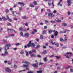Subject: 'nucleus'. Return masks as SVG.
<instances>
[{
  "label": "nucleus",
  "mask_w": 73,
  "mask_h": 73,
  "mask_svg": "<svg viewBox=\"0 0 73 73\" xmlns=\"http://www.w3.org/2000/svg\"><path fill=\"white\" fill-rule=\"evenodd\" d=\"M30 46L32 48H34L35 47V44L32 43L31 41H30L27 44V47L28 48H29Z\"/></svg>",
  "instance_id": "1"
},
{
  "label": "nucleus",
  "mask_w": 73,
  "mask_h": 73,
  "mask_svg": "<svg viewBox=\"0 0 73 73\" xmlns=\"http://www.w3.org/2000/svg\"><path fill=\"white\" fill-rule=\"evenodd\" d=\"M67 3H68L67 5H68V7L70 6V5H71V4H72V1L71 0H67Z\"/></svg>",
  "instance_id": "2"
},
{
  "label": "nucleus",
  "mask_w": 73,
  "mask_h": 73,
  "mask_svg": "<svg viewBox=\"0 0 73 73\" xmlns=\"http://www.w3.org/2000/svg\"><path fill=\"white\" fill-rule=\"evenodd\" d=\"M69 54H70V57L72 56V52H66V53L64 54V56H66H66H68V55Z\"/></svg>",
  "instance_id": "3"
},
{
  "label": "nucleus",
  "mask_w": 73,
  "mask_h": 73,
  "mask_svg": "<svg viewBox=\"0 0 73 73\" xmlns=\"http://www.w3.org/2000/svg\"><path fill=\"white\" fill-rule=\"evenodd\" d=\"M5 70L7 72H9V73L11 72V69L9 67L6 68L5 69Z\"/></svg>",
  "instance_id": "4"
},
{
  "label": "nucleus",
  "mask_w": 73,
  "mask_h": 73,
  "mask_svg": "<svg viewBox=\"0 0 73 73\" xmlns=\"http://www.w3.org/2000/svg\"><path fill=\"white\" fill-rule=\"evenodd\" d=\"M38 63L37 62L36 63L33 64L32 65V66H33L35 68H37V67H38Z\"/></svg>",
  "instance_id": "5"
},
{
  "label": "nucleus",
  "mask_w": 73,
  "mask_h": 73,
  "mask_svg": "<svg viewBox=\"0 0 73 73\" xmlns=\"http://www.w3.org/2000/svg\"><path fill=\"white\" fill-rule=\"evenodd\" d=\"M48 16L51 17H53L54 16V14L52 13H49L48 14Z\"/></svg>",
  "instance_id": "6"
},
{
  "label": "nucleus",
  "mask_w": 73,
  "mask_h": 73,
  "mask_svg": "<svg viewBox=\"0 0 73 73\" xmlns=\"http://www.w3.org/2000/svg\"><path fill=\"white\" fill-rule=\"evenodd\" d=\"M5 46L7 47V49H9V47H10V46H11V44H7L5 45Z\"/></svg>",
  "instance_id": "7"
},
{
  "label": "nucleus",
  "mask_w": 73,
  "mask_h": 73,
  "mask_svg": "<svg viewBox=\"0 0 73 73\" xmlns=\"http://www.w3.org/2000/svg\"><path fill=\"white\" fill-rule=\"evenodd\" d=\"M6 17H7V20H9V21H10L11 22V21H12V20H11V19H9V17H8V15H6Z\"/></svg>",
  "instance_id": "8"
},
{
  "label": "nucleus",
  "mask_w": 73,
  "mask_h": 73,
  "mask_svg": "<svg viewBox=\"0 0 73 73\" xmlns=\"http://www.w3.org/2000/svg\"><path fill=\"white\" fill-rule=\"evenodd\" d=\"M48 53V51L47 50H44L42 52V54H45Z\"/></svg>",
  "instance_id": "9"
},
{
  "label": "nucleus",
  "mask_w": 73,
  "mask_h": 73,
  "mask_svg": "<svg viewBox=\"0 0 73 73\" xmlns=\"http://www.w3.org/2000/svg\"><path fill=\"white\" fill-rule=\"evenodd\" d=\"M18 4H20L21 7H24V5H25V4H24V3H23L21 2H19L18 3Z\"/></svg>",
  "instance_id": "10"
},
{
  "label": "nucleus",
  "mask_w": 73,
  "mask_h": 73,
  "mask_svg": "<svg viewBox=\"0 0 73 73\" xmlns=\"http://www.w3.org/2000/svg\"><path fill=\"white\" fill-rule=\"evenodd\" d=\"M30 56L32 57H36V55L35 54H32L30 55Z\"/></svg>",
  "instance_id": "11"
},
{
  "label": "nucleus",
  "mask_w": 73,
  "mask_h": 73,
  "mask_svg": "<svg viewBox=\"0 0 73 73\" xmlns=\"http://www.w3.org/2000/svg\"><path fill=\"white\" fill-rule=\"evenodd\" d=\"M23 63H24L25 64H30V62L28 61H23L22 62Z\"/></svg>",
  "instance_id": "12"
},
{
  "label": "nucleus",
  "mask_w": 73,
  "mask_h": 73,
  "mask_svg": "<svg viewBox=\"0 0 73 73\" xmlns=\"http://www.w3.org/2000/svg\"><path fill=\"white\" fill-rule=\"evenodd\" d=\"M46 30L43 31L42 32V34L45 35V34H46Z\"/></svg>",
  "instance_id": "13"
},
{
  "label": "nucleus",
  "mask_w": 73,
  "mask_h": 73,
  "mask_svg": "<svg viewBox=\"0 0 73 73\" xmlns=\"http://www.w3.org/2000/svg\"><path fill=\"white\" fill-rule=\"evenodd\" d=\"M7 29L8 30V31H10L11 33H12V32H13V31L14 30L13 29H9V28H8Z\"/></svg>",
  "instance_id": "14"
},
{
  "label": "nucleus",
  "mask_w": 73,
  "mask_h": 73,
  "mask_svg": "<svg viewBox=\"0 0 73 73\" xmlns=\"http://www.w3.org/2000/svg\"><path fill=\"white\" fill-rule=\"evenodd\" d=\"M58 32L57 31H56L54 33V35L55 36H57V35H58Z\"/></svg>",
  "instance_id": "15"
},
{
  "label": "nucleus",
  "mask_w": 73,
  "mask_h": 73,
  "mask_svg": "<svg viewBox=\"0 0 73 73\" xmlns=\"http://www.w3.org/2000/svg\"><path fill=\"white\" fill-rule=\"evenodd\" d=\"M62 26H63V27H66V26H67V24L64 23L62 24Z\"/></svg>",
  "instance_id": "16"
},
{
  "label": "nucleus",
  "mask_w": 73,
  "mask_h": 73,
  "mask_svg": "<svg viewBox=\"0 0 73 73\" xmlns=\"http://www.w3.org/2000/svg\"><path fill=\"white\" fill-rule=\"evenodd\" d=\"M22 67H23V68H27V67H28V65L26 64H24L22 66Z\"/></svg>",
  "instance_id": "17"
},
{
  "label": "nucleus",
  "mask_w": 73,
  "mask_h": 73,
  "mask_svg": "<svg viewBox=\"0 0 73 73\" xmlns=\"http://www.w3.org/2000/svg\"><path fill=\"white\" fill-rule=\"evenodd\" d=\"M21 17L22 19H27V17L26 16H24L23 17Z\"/></svg>",
  "instance_id": "18"
},
{
  "label": "nucleus",
  "mask_w": 73,
  "mask_h": 73,
  "mask_svg": "<svg viewBox=\"0 0 73 73\" xmlns=\"http://www.w3.org/2000/svg\"><path fill=\"white\" fill-rule=\"evenodd\" d=\"M29 33H25V36H29Z\"/></svg>",
  "instance_id": "19"
},
{
  "label": "nucleus",
  "mask_w": 73,
  "mask_h": 73,
  "mask_svg": "<svg viewBox=\"0 0 73 73\" xmlns=\"http://www.w3.org/2000/svg\"><path fill=\"white\" fill-rule=\"evenodd\" d=\"M33 3L35 5H37V2L35 1H34Z\"/></svg>",
  "instance_id": "20"
},
{
  "label": "nucleus",
  "mask_w": 73,
  "mask_h": 73,
  "mask_svg": "<svg viewBox=\"0 0 73 73\" xmlns=\"http://www.w3.org/2000/svg\"><path fill=\"white\" fill-rule=\"evenodd\" d=\"M30 6L31 7H32V8L35 7V5H33V4H30Z\"/></svg>",
  "instance_id": "21"
},
{
  "label": "nucleus",
  "mask_w": 73,
  "mask_h": 73,
  "mask_svg": "<svg viewBox=\"0 0 73 73\" xmlns=\"http://www.w3.org/2000/svg\"><path fill=\"white\" fill-rule=\"evenodd\" d=\"M70 67H72V66H68L65 68V69H68L69 68H70Z\"/></svg>",
  "instance_id": "22"
},
{
  "label": "nucleus",
  "mask_w": 73,
  "mask_h": 73,
  "mask_svg": "<svg viewBox=\"0 0 73 73\" xmlns=\"http://www.w3.org/2000/svg\"><path fill=\"white\" fill-rule=\"evenodd\" d=\"M49 48L50 49H53V50H54V47L52 46H49Z\"/></svg>",
  "instance_id": "23"
},
{
  "label": "nucleus",
  "mask_w": 73,
  "mask_h": 73,
  "mask_svg": "<svg viewBox=\"0 0 73 73\" xmlns=\"http://www.w3.org/2000/svg\"><path fill=\"white\" fill-rule=\"evenodd\" d=\"M48 32L49 34H50V33H52V31L51 30H49Z\"/></svg>",
  "instance_id": "24"
},
{
  "label": "nucleus",
  "mask_w": 73,
  "mask_h": 73,
  "mask_svg": "<svg viewBox=\"0 0 73 73\" xmlns=\"http://www.w3.org/2000/svg\"><path fill=\"white\" fill-rule=\"evenodd\" d=\"M60 41H61V42H64V39H63L62 38H60Z\"/></svg>",
  "instance_id": "25"
},
{
  "label": "nucleus",
  "mask_w": 73,
  "mask_h": 73,
  "mask_svg": "<svg viewBox=\"0 0 73 73\" xmlns=\"http://www.w3.org/2000/svg\"><path fill=\"white\" fill-rule=\"evenodd\" d=\"M5 12L7 13H9V10L8 9H6L5 10Z\"/></svg>",
  "instance_id": "26"
},
{
  "label": "nucleus",
  "mask_w": 73,
  "mask_h": 73,
  "mask_svg": "<svg viewBox=\"0 0 73 73\" xmlns=\"http://www.w3.org/2000/svg\"><path fill=\"white\" fill-rule=\"evenodd\" d=\"M7 26H9V25L10 26H12V24H11V23H8L7 24Z\"/></svg>",
  "instance_id": "27"
},
{
  "label": "nucleus",
  "mask_w": 73,
  "mask_h": 73,
  "mask_svg": "<svg viewBox=\"0 0 73 73\" xmlns=\"http://www.w3.org/2000/svg\"><path fill=\"white\" fill-rule=\"evenodd\" d=\"M43 60H44V61H46L47 60V58L46 57H45L43 58Z\"/></svg>",
  "instance_id": "28"
},
{
  "label": "nucleus",
  "mask_w": 73,
  "mask_h": 73,
  "mask_svg": "<svg viewBox=\"0 0 73 73\" xmlns=\"http://www.w3.org/2000/svg\"><path fill=\"white\" fill-rule=\"evenodd\" d=\"M2 17V19H3V20H7V19H6L5 17Z\"/></svg>",
  "instance_id": "29"
},
{
  "label": "nucleus",
  "mask_w": 73,
  "mask_h": 73,
  "mask_svg": "<svg viewBox=\"0 0 73 73\" xmlns=\"http://www.w3.org/2000/svg\"><path fill=\"white\" fill-rule=\"evenodd\" d=\"M25 52L26 53V56H27L28 55V51L25 50Z\"/></svg>",
  "instance_id": "30"
},
{
  "label": "nucleus",
  "mask_w": 73,
  "mask_h": 73,
  "mask_svg": "<svg viewBox=\"0 0 73 73\" xmlns=\"http://www.w3.org/2000/svg\"><path fill=\"white\" fill-rule=\"evenodd\" d=\"M56 21L58 23H60V22H61V20H59V19H58Z\"/></svg>",
  "instance_id": "31"
},
{
  "label": "nucleus",
  "mask_w": 73,
  "mask_h": 73,
  "mask_svg": "<svg viewBox=\"0 0 73 73\" xmlns=\"http://www.w3.org/2000/svg\"><path fill=\"white\" fill-rule=\"evenodd\" d=\"M14 68L15 69H16V68H17V65L15 64L14 65Z\"/></svg>",
  "instance_id": "32"
},
{
  "label": "nucleus",
  "mask_w": 73,
  "mask_h": 73,
  "mask_svg": "<svg viewBox=\"0 0 73 73\" xmlns=\"http://www.w3.org/2000/svg\"><path fill=\"white\" fill-rule=\"evenodd\" d=\"M40 45H37L36 48L37 49H38V48H40Z\"/></svg>",
  "instance_id": "33"
},
{
  "label": "nucleus",
  "mask_w": 73,
  "mask_h": 73,
  "mask_svg": "<svg viewBox=\"0 0 73 73\" xmlns=\"http://www.w3.org/2000/svg\"><path fill=\"white\" fill-rule=\"evenodd\" d=\"M27 73H33V72L32 71H28L27 72Z\"/></svg>",
  "instance_id": "34"
},
{
  "label": "nucleus",
  "mask_w": 73,
  "mask_h": 73,
  "mask_svg": "<svg viewBox=\"0 0 73 73\" xmlns=\"http://www.w3.org/2000/svg\"><path fill=\"white\" fill-rule=\"evenodd\" d=\"M10 37V36H11L12 37H13V36H15V34H11L9 35Z\"/></svg>",
  "instance_id": "35"
},
{
  "label": "nucleus",
  "mask_w": 73,
  "mask_h": 73,
  "mask_svg": "<svg viewBox=\"0 0 73 73\" xmlns=\"http://www.w3.org/2000/svg\"><path fill=\"white\" fill-rule=\"evenodd\" d=\"M36 72L37 73H42V71H37Z\"/></svg>",
  "instance_id": "36"
},
{
  "label": "nucleus",
  "mask_w": 73,
  "mask_h": 73,
  "mask_svg": "<svg viewBox=\"0 0 73 73\" xmlns=\"http://www.w3.org/2000/svg\"><path fill=\"white\" fill-rule=\"evenodd\" d=\"M38 7H36L35 9V11H37V10L38 9Z\"/></svg>",
  "instance_id": "37"
},
{
  "label": "nucleus",
  "mask_w": 73,
  "mask_h": 73,
  "mask_svg": "<svg viewBox=\"0 0 73 73\" xmlns=\"http://www.w3.org/2000/svg\"><path fill=\"white\" fill-rule=\"evenodd\" d=\"M50 23H52V24H53L54 23H55V22L54 21H50Z\"/></svg>",
  "instance_id": "38"
},
{
  "label": "nucleus",
  "mask_w": 73,
  "mask_h": 73,
  "mask_svg": "<svg viewBox=\"0 0 73 73\" xmlns=\"http://www.w3.org/2000/svg\"><path fill=\"white\" fill-rule=\"evenodd\" d=\"M26 30L25 29H22V31H22V32H24V31H26Z\"/></svg>",
  "instance_id": "39"
},
{
  "label": "nucleus",
  "mask_w": 73,
  "mask_h": 73,
  "mask_svg": "<svg viewBox=\"0 0 73 73\" xmlns=\"http://www.w3.org/2000/svg\"><path fill=\"white\" fill-rule=\"evenodd\" d=\"M70 70L71 72L72 73H73V69L71 68L70 69Z\"/></svg>",
  "instance_id": "40"
},
{
  "label": "nucleus",
  "mask_w": 73,
  "mask_h": 73,
  "mask_svg": "<svg viewBox=\"0 0 73 73\" xmlns=\"http://www.w3.org/2000/svg\"><path fill=\"white\" fill-rule=\"evenodd\" d=\"M33 53H36V52H36V50H33Z\"/></svg>",
  "instance_id": "41"
},
{
  "label": "nucleus",
  "mask_w": 73,
  "mask_h": 73,
  "mask_svg": "<svg viewBox=\"0 0 73 73\" xmlns=\"http://www.w3.org/2000/svg\"><path fill=\"white\" fill-rule=\"evenodd\" d=\"M23 28L22 27H21L19 28V31H22V30L23 29Z\"/></svg>",
  "instance_id": "42"
},
{
  "label": "nucleus",
  "mask_w": 73,
  "mask_h": 73,
  "mask_svg": "<svg viewBox=\"0 0 73 73\" xmlns=\"http://www.w3.org/2000/svg\"><path fill=\"white\" fill-rule=\"evenodd\" d=\"M43 36L42 35H41L40 36V39H43Z\"/></svg>",
  "instance_id": "43"
},
{
  "label": "nucleus",
  "mask_w": 73,
  "mask_h": 73,
  "mask_svg": "<svg viewBox=\"0 0 73 73\" xmlns=\"http://www.w3.org/2000/svg\"><path fill=\"white\" fill-rule=\"evenodd\" d=\"M47 26H45L44 27V29H47Z\"/></svg>",
  "instance_id": "44"
},
{
  "label": "nucleus",
  "mask_w": 73,
  "mask_h": 73,
  "mask_svg": "<svg viewBox=\"0 0 73 73\" xmlns=\"http://www.w3.org/2000/svg\"><path fill=\"white\" fill-rule=\"evenodd\" d=\"M20 35L22 36H23V32H21L20 33Z\"/></svg>",
  "instance_id": "45"
},
{
  "label": "nucleus",
  "mask_w": 73,
  "mask_h": 73,
  "mask_svg": "<svg viewBox=\"0 0 73 73\" xmlns=\"http://www.w3.org/2000/svg\"><path fill=\"white\" fill-rule=\"evenodd\" d=\"M20 54H24V52L23 51H21L20 52Z\"/></svg>",
  "instance_id": "46"
},
{
  "label": "nucleus",
  "mask_w": 73,
  "mask_h": 73,
  "mask_svg": "<svg viewBox=\"0 0 73 73\" xmlns=\"http://www.w3.org/2000/svg\"><path fill=\"white\" fill-rule=\"evenodd\" d=\"M44 22L45 23H48V21L46 20H45L44 21Z\"/></svg>",
  "instance_id": "47"
},
{
  "label": "nucleus",
  "mask_w": 73,
  "mask_h": 73,
  "mask_svg": "<svg viewBox=\"0 0 73 73\" xmlns=\"http://www.w3.org/2000/svg\"><path fill=\"white\" fill-rule=\"evenodd\" d=\"M67 47L66 46L62 47V49H66Z\"/></svg>",
  "instance_id": "48"
},
{
  "label": "nucleus",
  "mask_w": 73,
  "mask_h": 73,
  "mask_svg": "<svg viewBox=\"0 0 73 73\" xmlns=\"http://www.w3.org/2000/svg\"><path fill=\"white\" fill-rule=\"evenodd\" d=\"M55 45L57 47H58L59 46V45L58 44H55Z\"/></svg>",
  "instance_id": "49"
},
{
  "label": "nucleus",
  "mask_w": 73,
  "mask_h": 73,
  "mask_svg": "<svg viewBox=\"0 0 73 73\" xmlns=\"http://www.w3.org/2000/svg\"><path fill=\"white\" fill-rule=\"evenodd\" d=\"M55 56L56 57L57 59H58V58H60V57L58 56Z\"/></svg>",
  "instance_id": "50"
},
{
  "label": "nucleus",
  "mask_w": 73,
  "mask_h": 73,
  "mask_svg": "<svg viewBox=\"0 0 73 73\" xmlns=\"http://www.w3.org/2000/svg\"><path fill=\"white\" fill-rule=\"evenodd\" d=\"M1 56H6V54H1Z\"/></svg>",
  "instance_id": "51"
},
{
  "label": "nucleus",
  "mask_w": 73,
  "mask_h": 73,
  "mask_svg": "<svg viewBox=\"0 0 73 73\" xmlns=\"http://www.w3.org/2000/svg\"><path fill=\"white\" fill-rule=\"evenodd\" d=\"M5 38H9V37H10V36H5Z\"/></svg>",
  "instance_id": "52"
},
{
  "label": "nucleus",
  "mask_w": 73,
  "mask_h": 73,
  "mask_svg": "<svg viewBox=\"0 0 73 73\" xmlns=\"http://www.w3.org/2000/svg\"><path fill=\"white\" fill-rule=\"evenodd\" d=\"M49 42L51 44H52V43H53V41H52V40H50L49 41Z\"/></svg>",
  "instance_id": "53"
},
{
  "label": "nucleus",
  "mask_w": 73,
  "mask_h": 73,
  "mask_svg": "<svg viewBox=\"0 0 73 73\" xmlns=\"http://www.w3.org/2000/svg\"><path fill=\"white\" fill-rule=\"evenodd\" d=\"M47 11L49 12H51L50 11V9H48L47 10Z\"/></svg>",
  "instance_id": "54"
},
{
  "label": "nucleus",
  "mask_w": 73,
  "mask_h": 73,
  "mask_svg": "<svg viewBox=\"0 0 73 73\" xmlns=\"http://www.w3.org/2000/svg\"><path fill=\"white\" fill-rule=\"evenodd\" d=\"M25 25L26 27H27V26H28V23L27 22H26V23L25 24Z\"/></svg>",
  "instance_id": "55"
},
{
  "label": "nucleus",
  "mask_w": 73,
  "mask_h": 73,
  "mask_svg": "<svg viewBox=\"0 0 73 73\" xmlns=\"http://www.w3.org/2000/svg\"><path fill=\"white\" fill-rule=\"evenodd\" d=\"M37 57L39 58H40V57H41V56L40 55H38L37 56Z\"/></svg>",
  "instance_id": "56"
},
{
  "label": "nucleus",
  "mask_w": 73,
  "mask_h": 73,
  "mask_svg": "<svg viewBox=\"0 0 73 73\" xmlns=\"http://www.w3.org/2000/svg\"><path fill=\"white\" fill-rule=\"evenodd\" d=\"M57 69L58 70H60V69H61V67H58V68H57Z\"/></svg>",
  "instance_id": "57"
},
{
  "label": "nucleus",
  "mask_w": 73,
  "mask_h": 73,
  "mask_svg": "<svg viewBox=\"0 0 73 73\" xmlns=\"http://www.w3.org/2000/svg\"><path fill=\"white\" fill-rule=\"evenodd\" d=\"M5 54H8V52H7V51H5Z\"/></svg>",
  "instance_id": "58"
},
{
  "label": "nucleus",
  "mask_w": 73,
  "mask_h": 73,
  "mask_svg": "<svg viewBox=\"0 0 73 73\" xmlns=\"http://www.w3.org/2000/svg\"><path fill=\"white\" fill-rule=\"evenodd\" d=\"M66 58H68L69 59L70 58V56H67L66 57Z\"/></svg>",
  "instance_id": "59"
},
{
  "label": "nucleus",
  "mask_w": 73,
  "mask_h": 73,
  "mask_svg": "<svg viewBox=\"0 0 73 73\" xmlns=\"http://www.w3.org/2000/svg\"><path fill=\"white\" fill-rule=\"evenodd\" d=\"M54 55H53L51 56H50V58H51V57H54Z\"/></svg>",
  "instance_id": "60"
},
{
  "label": "nucleus",
  "mask_w": 73,
  "mask_h": 73,
  "mask_svg": "<svg viewBox=\"0 0 73 73\" xmlns=\"http://www.w3.org/2000/svg\"><path fill=\"white\" fill-rule=\"evenodd\" d=\"M67 40V39L66 38H64V42H66V40Z\"/></svg>",
  "instance_id": "61"
},
{
  "label": "nucleus",
  "mask_w": 73,
  "mask_h": 73,
  "mask_svg": "<svg viewBox=\"0 0 73 73\" xmlns=\"http://www.w3.org/2000/svg\"><path fill=\"white\" fill-rule=\"evenodd\" d=\"M53 12L54 13H56L57 12H56V10H54V11Z\"/></svg>",
  "instance_id": "62"
},
{
  "label": "nucleus",
  "mask_w": 73,
  "mask_h": 73,
  "mask_svg": "<svg viewBox=\"0 0 73 73\" xmlns=\"http://www.w3.org/2000/svg\"><path fill=\"white\" fill-rule=\"evenodd\" d=\"M4 62L5 63V64H7V63L8 62V61L7 60H5L4 61Z\"/></svg>",
  "instance_id": "63"
},
{
  "label": "nucleus",
  "mask_w": 73,
  "mask_h": 73,
  "mask_svg": "<svg viewBox=\"0 0 73 73\" xmlns=\"http://www.w3.org/2000/svg\"><path fill=\"white\" fill-rule=\"evenodd\" d=\"M13 50H17V48H14L13 49Z\"/></svg>",
  "instance_id": "64"
}]
</instances>
